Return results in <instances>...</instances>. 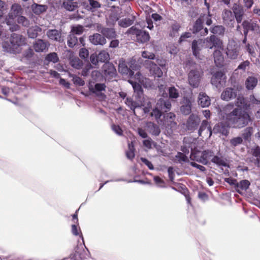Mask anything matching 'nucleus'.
I'll return each instance as SVG.
<instances>
[{
    "mask_svg": "<svg viewBox=\"0 0 260 260\" xmlns=\"http://www.w3.org/2000/svg\"><path fill=\"white\" fill-rule=\"evenodd\" d=\"M235 105L237 108L235 109L231 104L219 108L218 116L221 121L214 126V133L226 136L230 126L241 128L250 121L249 114L245 111L250 108V104L246 99L242 95L238 96Z\"/></svg>",
    "mask_w": 260,
    "mask_h": 260,
    "instance_id": "f257e3e1",
    "label": "nucleus"
},
{
    "mask_svg": "<svg viewBox=\"0 0 260 260\" xmlns=\"http://www.w3.org/2000/svg\"><path fill=\"white\" fill-rule=\"evenodd\" d=\"M10 43L7 48L8 51L18 53L20 51V47L26 44V38L21 35L13 34L10 38Z\"/></svg>",
    "mask_w": 260,
    "mask_h": 260,
    "instance_id": "f03ea898",
    "label": "nucleus"
},
{
    "mask_svg": "<svg viewBox=\"0 0 260 260\" xmlns=\"http://www.w3.org/2000/svg\"><path fill=\"white\" fill-rule=\"evenodd\" d=\"M129 68L125 64V61L123 59H120L119 61L118 70L122 74H129L132 77L134 74V71L139 69L140 66L136 63V60L134 58H132L128 62Z\"/></svg>",
    "mask_w": 260,
    "mask_h": 260,
    "instance_id": "7ed1b4c3",
    "label": "nucleus"
},
{
    "mask_svg": "<svg viewBox=\"0 0 260 260\" xmlns=\"http://www.w3.org/2000/svg\"><path fill=\"white\" fill-rule=\"evenodd\" d=\"M171 108V104L170 101L160 99L157 101L155 108L151 112V116H154L156 120H158L161 116L162 113L169 111Z\"/></svg>",
    "mask_w": 260,
    "mask_h": 260,
    "instance_id": "20e7f679",
    "label": "nucleus"
},
{
    "mask_svg": "<svg viewBox=\"0 0 260 260\" xmlns=\"http://www.w3.org/2000/svg\"><path fill=\"white\" fill-rule=\"evenodd\" d=\"M135 81L129 80L128 82L132 85L134 91L137 92L139 95L142 94L143 91L141 85L147 87V83L149 80L144 78L140 72H138L135 75Z\"/></svg>",
    "mask_w": 260,
    "mask_h": 260,
    "instance_id": "39448f33",
    "label": "nucleus"
},
{
    "mask_svg": "<svg viewBox=\"0 0 260 260\" xmlns=\"http://www.w3.org/2000/svg\"><path fill=\"white\" fill-rule=\"evenodd\" d=\"M202 73L200 68L190 70L188 75V81L191 86L193 88L199 86Z\"/></svg>",
    "mask_w": 260,
    "mask_h": 260,
    "instance_id": "423d86ee",
    "label": "nucleus"
},
{
    "mask_svg": "<svg viewBox=\"0 0 260 260\" xmlns=\"http://www.w3.org/2000/svg\"><path fill=\"white\" fill-rule=\"evenodd\" d=\"M23 11V10L20 5L17 4H13L11 7L8 17L6 19V23L8 25H12L14 22L15 18L21 15Z\"/></svg>",
    "mask_w": 260,
    "mask_h": 260,
    "instance_id": "0eeeda50",
    "label": "nucleus"
},
{
    "mask_svg": "<svg viewBox=\"0 0 260 260\" xmlns=\"http://www.w3.org/2000/svg\"><path fill=\"white\" fill-rule=\"evenodd\" d=\"M203 42L204 43V46L209 49L214 48L215 50L216 49L223 48V45L222 41L214 35H212L210 37L207 38L206 39L203 40Z\"/></svg>",
    "mask_w": 260,
    "mask_h": 260,
    "instance_id": "6e6552de",
    "label": "nucleus"
},
{
    "mask_svg": "<svg viewBox=\"0 0 260 260\" xmlns=\"http://www.w3.org/2000/svg\"><path fill=\"white\" fill-rule=\"evenodd\" d=\"M127 33L136 35L137 40L141 43H144L148 41L150 39V36L148 32L140 30L135 26H132L128 29L127 31Z\"/></svg>",
    "mask_w": 260,
    "mask_h": 260,
    "instance_id": "1a4fd4ad",
    "label": "nucleus"
},
{
    "mask_svg": "<svg viewBox=\"0 0 260 260\" xmlns=\"http://www.w3.org/2000/svg\"><path fill=\"white\" fill-rule=\"evenodd\" d=\"M240 48V46L235 41H230L228 43L226 51L227 56L232 59L237 58L239 55Z\"/></svg>",
    "mask_w": 260,
    "mask_h": 260,
    "instance_id": "9d476101",
    "label": "nucleus"
},
{
    "mask_svg": "<svg viewBox=\"0 0 260 260\" xmlns=\"http://www.w3.org/2000/svg\"><path fill=\"white\" fill-rule=\"evenodd\" d=\"M211 82L216 87L220 88L225 85L226 77L222 72H217L213 75Z\"/></svg>",
    "mask_w": 260,
    "mask_h": 260,
    "instance_id": "9b49d317",
    "label": "nucleus"
},
{
    "mask_svg": "<svg viewBox=\"0 0 260 260\" xmlns=\"http://www.w3.org/2000/svg\"><path fill=\"white\" fill-rule=\"evenodd\" d=\"M125 103L128 107L130 108L131 110L134 111V113L135 109L138 107H140L141 106L144 107L143 110L145 113L149 112L150 109L151 107V103L149 101L147 102V105L145 106L144 103H142L140 105L139 103L133 101L131 98H127Z\"/></svg>",
    "mask_w": 260,
    "mask_h": 260,
    "instance_id": "f8f14e48",
    "label": "nucleus"
},
{
    "mask_svg": "<svg viewBox=\"0 0 260 260\" xmlns=\"http://www.w3.org/2000/svg\"><path fill=\"white\" fill-rule=\"evenodd\" d=\"M103 71L105 77L108 79L114 77L116 73L114 65L110 62L105 63L103 67Z\"/></svg>",
    "mask_w": 260,
    "mask_h": 260,
    "instance_id": "ddd939ff",
    "label": "nucleus"
},
{
    "mask_svg": "<svg viewBox=\"0 0 260 260\" xmlns=\"http://www.w3.org/2000/svg\"><path fill=\"white\" fill-rule=\"evenodd\" d=\"M145 66L149 70L150 73L152 75L157 77L162 76V72L161 70L151 61H146Z\"/></svg>",
    "mask_w": 260,
    "mask_h": 260,
    "instance_id": "4468645a",
    "label": "nucleus"
},
{
    "mask_svg": "<svg viewBox=\"0 0 260 260\" xmlns=\"http://www.w3.org/2000/svg\"><path fill=\"white\" fill-rule=\"evenodd\" d=\"M201 121L200 118L198 115L191 114L187 121V126L189 130L196 129Z\"/></svg>",
    "mask_w": 260,
    "mask_h": 260,
    "instance_id": "2eb2a0df",
    "label": "nucleus"
},
{
    "mask_svg": "<svg viewBox=\"0 0 260 260\" xmlns=\"http://www.w3.org/2000/svg\"><path fill=\"white\" fill-rule=\"evenodd\" d=\"M242 25L244 29V34L245 36L247 35L249 30H257L259 28L258 25L257 24L256 21L251 20L250 21H248L245 20L243 21Z\"/></svg>",
    "mask_w": 260,
    "mask_h": 260,
    "instance_id": "dca6fc26",
    "label": "nucleus"
},
{
    "mask_svg": "<svg viewBox=\"0 0 260 260\" xmlns=\"http://www.w3.org/2000/svg\"><path fill=\"white\" fill-rule=\"evenodd\" d=\"M89 40L92 44L94 45H104L106 42V39L105 38L100 34H94L93 35L90 36Z\"/></svg>",
    "mask_w": 260,
    "mask_h": 260,
    "instance_id": "f3484780",
    "label": "nucleus"
},
{
    "mask_svg": "<svg viewBox=\"0 0 260 260\" xmlns=\"http://www.w3.org/2000/svg\"><path fill=\"white\" fill-rule=\"evenodd\" d=\"M223 48L222 49H216L213 52L214 62L217 67L223 66L224 63V57L222 54Z\"/></svg>",
    "mask_w": 260,
    "mask_h": 260,
    "instance_id": "a211bd4d",
    "label": "nucleus"
},
{
    "mask_svg": "<svg viewBox=\"0 0 260 260\" xmlns=\"http://www.w3.org/2000/svg\"><path fill=\"white\" fill-rule=\"evenodd\" d=\"M204 43L202 39L197 41L194 40L192 43V50L193 55L197 57L200 58V51L203 48Z\"/></svg>",
    "mask_w": 260,
    "mask_h": 260,
    "instance_id": "6ab92c4d",
    "label": "nucleus"
},
{
    "mask_svg": "<svg viewBox=\"0 0 260 260\" xmlns=\"http://www.w3.org/2000/svg\"><path fill=\"white\" fill-rule=\"evenodd\" d=\"M237 95L236 90L232 88H226L221 93V98L224 101H230Z\"/></svg>",
    "mask_w": 260,
    "mask_h": 260,
    "instance_id": "aec40b11",
    "label": "nucleus"
},
{
    "mask_svg": "<svg viewBox=\"0 0 260 260\" xmlns=\"http://www.w3.org/2000/svg\"><path fill=\"white\" fill-rule=\"evenodd\" d=\"M175 115L173 113H169L164 116V121L162 123L163 125L166 127H174L176 123L174 121Z\"/></svg>",
    "mask_w": 260,
    "mask_h": 260,
    "instance_id": "412c9836",
    "label": "nucleus"
},
{
    "mask_svg": "<svg viewBox=\"0 0 260 260\" xmlns=\"http://www.w3.org/2000/svg\"><path fill=\"white\" fill-rule=\"evenodd\" d=\"M49 44L43 40H37L34 44V48L36 52H43L47 49Z\"/></svg>",
    "mask_w": 260,
    "mask_h": 260,
    "instance_id": "4be33fe9",
    "label": "nucleus"
},
{
    "mask_svg": "<svg viewBox=\"0 0 260 260\" xmlns=\"http://www.w3.org/2000/svg\"><path fill=\"white\" fill-rule=\"evenodd\" d=\"M198 103L202 107H208L211 104V100L205 93L200 92L198 96Z\"/></svg>",
    "mask_w": 260,
    "mask_h": 260,
    "instance_id": "5701e85b",
    "label": "nucleus"
},
{
    "mask_svg": "<svg viewBox=\"0 0 260 260\" xmlns=\"http://www.w3.org/2000/svg\"><path fill=\"white\" fill-rule=\"evenodd\" d=\"M233 10L234 13V17L236 18L237 22L238 23H241L244 14L243 7L239 5L235 4L233 6Z\"/></svg>",
    "mask_w": 260,
    "mask_h": 260,
    "instance_id": "b1692460",
    "label": "nucleus"
},
{
    "mask_svg": "<svg viewBox=\"0 0 260 260\" xmlns=\"http://www.w3.org/2000/svg\"><path fill=\"white\" fill-rule=\"evenodd\" d=\"M30 9L32 12L36 15H40L46 11L48 6L45 5H39L34 3L31 5Z\"/></svg>",
    "mask_w": 260,
    "mask_h": 260,
    "instance_id": "393cba45",
    "label": "nucleus"
},
{
    "mask_svg": "<svg viewBox=\"0 0 260 260\" xmlns=\"http://www.w3.org/2000/svg\"><path fill=\"white\" fill-rule=\"evenodd\" d=\"M181 112L184 115H188L191 111V102L190 100L184 98L183 105L180 107Z\"/></svg>",
    "mask_w": 260,
    "mask_h": 260,
    "instance_id": "a878e982",
    "label": "nucleus"
},
{
    "mask_svg": "<svg viewBox=\"0 0 260 260\" xmlns=\"http://www.w3.org/2000/svg\"><path fill=\"white\" fill-rule=\"evenodd\" d=\"M250 183L249 181L247 180H243L240 182H237L236 185V189L239 193L242 194L243 192L246 190L249 187Z\"/></svg>",
    "mask_w": 260,
    "mask_h": 260,
    "instance_id": "bb28decb",
    "label": "nucleus"
},
{
    "mask_svg": "<svg viewBox=\"0 0 260 260\" xmlns=\"http://www.w3.org/2000/svg\"><path fill=\"white\" fill-rule=\"evenodd\" d=\"M146 128L147 132L153 135L158 136L160 132L159 127L151 122L146 123Z\"/></svg>",
    "mask_w": 260,
    "mask_h": 260,
    "instance_id": "cd10ccee",
    "label": "nucleus"
},
{
    "mask_svg": "<svg viewBox=\"0 0 260 260\" xmlns=\"http://www.w3.org/2000/svg\"><path fill=\"white\" fill-rule=\"evenodd\" d=\"M48 37L52 40L60 42L61 40V32L56 29H50L47 32Z\"/></svg>",
    "mask_w": 260,
    "mask_h": 260,
    "instance_id": "c85d7f7f",
    "label": "nucleus"
},
{
    "mask_svg": "<svg viewBox=\"0 0 260 260\" xmlns=\"http://www.w3.org/2000/svg\"><path fill=\"white\" fill-rule=\"evenodd\" d=\"M101 33L105 38L108 39H113L116 37V32L114 28H103L101 30Z\"/></svg>",
    "mask_w": 260,
    "mask_h": 260,
    "instance_id": "c756f323",
    "label": "nucleus"
},
{
    "mask_svg": "<svg viewBox=\"0 0 260 260\" xmlns=\"http://www.w3.org/2000/svg\"><path fill=\"white\" fill-rule=\"evenodd\" d=\"M234 15L231 10H225L222 13V19L224 22L226 24L234 21Z\"/></svg>",
    "mask_w": 260,
    "mask_h": 260,
    "instance_id": "7c9ffc66",
    "label": "nucleus"
},
{
    "mask_svg": "<svg viewBox=\"0 0 260 260\" xmlns=\"http://www.w3.org/2000/svg\"><path fill=\"white\" fill-rule=\"evenodd\" d=\"M213 152L210 150H205L202 152L200 161L204 165L207 164L208 160L213 157Z\"/></svg>",
    "mask_w": 260,
    "mask_h": 260,
    "instance_id": "2f4dec72",
    "label": "nucleus"
},
{
    "mask_svg": "<svg viewBox=\"0 0 260 260\" xmlns=\"http://www.w3.org/2000/svg\"><path fill=\"white\" fill-rule=\"evenodd\" d=\"M257 84V79L255 77H248L245 82L246 87L248 90H252Z\"/></svg>",
    "mask_w": 260,
    "mask_h": 260,
    "instance_id": "473e14b6",
    "label": "nucleus"
},
{
    "mask_svg": "<svg viewBox=\"0 0 260 260\" xmlns=\"http://www.w3.org/2000/svg\"><path fill=\"white\" fill-rule=\"evenodd\" d=\"M41 31V28L37 25L30 27L27 30L28 36L30 38H35L37 37L38 32Z\"/></svg>",
    "mask_w": 260,
    "mask_h": 260,
    "instance_id": "72a5a7b5",
    "label": "nucleus"
},
{
    "mask_svg": "<svg viewBox=\"0 0 260 260\" xmlns=\"http://www.w3.org/2000/svg\"><path fill=\"white\" fill-rule=\"evenodd\" d=\"M211 161L219 167H226L228 166L226 161L223 158L217 156H214L212 158Z\"/></svg>",
    "mask_w": 260,
    "mask_h": 260,
    "instance_id": "f704fd0d",
    "label": "nucleus"
},
{
    "mask_svg": "<svg viewBox=\"0 0 260 260\" xmlns=\"http://www.w3.org/2000/svg\"><path fill=\"white\" fill-rule=\"evenodd\" d=\"M134 21V17H133V19H131L130 18H126L124 19H122L118 21V25L122 27H127L130 25H131Z\"/></svg>",
    "mask_w": 260,
    "mask_h": 260,
    "instance_id": "c9c22d12",
    "label": "nucleus"
},
{
    "mask_svg": "<svg viewBox=\"0 0 260 260\" xmlns=\"http://www.w3.org/2000/svg\"><path fill=\"white\" fill-rule=\"evenodd\" d=\"M64 8L68 11H73L75 10L77 7V4L76 2H73L72 1H69L65 2L63 4Z\"/></svg>",
    "mask_w": 260,
    "mask_h": 260,
    "instance_id": "e433bc0d",
    "label": "nucleus"
},
{
    "mask_svg": "<svg viewBox=\"0 0 260 260\" xmlns=\"http://www.w3.org/2000/svg\"><path fill=\"white\" fill-rule=\"evenodd\" d=\"M71 231H72V233L74 235L80 236L81 237L83 242L84 241L83 237L82 235L80 227L78 225V224H76V223L73 224L72 225V230Z\"/></svg>",
    "mask_w": 260,
    "mask_h": 260,
    "instance_id": "4c0bfd02",
    "label": "nucleus"
},
{
    "mask_svg": "<svg viewBox=\"0 0 260 260\" xmlns=\"http://www.w3.org/2000/svg\"><path fill=\"white\" fill-rule=\"evenodd\" d=\"M128 150L126 152V155L127 158L132 159L135 157V148L132 142L129 143L128 145Z\"/></svg>",
    "mask_w": 260,
    "mask_h": 260,
    "instance_id": "58836bf2",
    "label": "nucleus"
},
{
    "mask_svg": "<svg viewBox=\"0 0 260 260\" xmlns=\"http://www.w3.org/2000/svg\"><path fill=\"white\" fill-rule=\"evenodd\" d=\"M98 58L99 61L105 62L109 59V54L107 51L103 50L99 53Z\"/></svg>",
    "mask_w": 260,
    "mask_h": 260,
    "instance_id": "ea45409f",
    "label": "nucleus"
},
{
    "mask_svg": "<svg viewBox=\"0 0 260 260\" xmlns=\"http://www.w3.org/2000/svg\"><path fill=\"white\" fill-rule=\"evenodd\" d=\"M106 86L104 84L96 83L93 87H90V89L94 93H98L99 92L105 90Z\"/></svg>",
    "mask_w": 260,
    "mask_h": 260,
    "instance_id": "a19ab883",
    "label": "nucleus"
},
{
    "mask_svg": "<svg viewBox=\"0 0 260 260\" xmlns=\"http://www.w3.org/2000/svg\"><path fill=\"white\" fill-rule=\"evenodd\" d=\"M77 38L74 34H71L68 37L67 43L70 47H73L77 43Z\"/></svg>",
    "mask_w": 260,
    "mask_h": 260,
    "instance_id": "79ce46f5",
    "label": "nucleus"
},
{
    "mask_svg": "<svg viewBox=\"0 0 260 260\" xmlns=\"http://www.w3.org/2000/svg\"><path fill=\"white\" fill-rule=\"evenodd\" d=\"M203 27V20L202 18H199L193 26V32L196 33L199 31Z\"/></svg>",
    "mask_w": 260,
    "mask_h": 260,
    "instance_id": "37998d69",
    "label": "nucleus"
},
{
    "mask_svg": "<svg viewBox=\"0 0 260 260\" xmlns=\"http://www.w3.org/2000/svg\"><path fill=\"white\" fill-rule=\"evenodd\" d=\"M118 19L119 17L116 14L112 13L107 19V23L109 25H113L115 24L116 22L118 20Z\"/></svg>",
    "mask_w": 260,
    "mask_h": 260,
    "instance_id": "c03bdc74",
    "label": "nucleus"
},
{
    "mask_svg": "<svg viewBox=\"0 0 260 260\" xmlns=\"http://www.w3.org/2000/svg\"><path fill=\"white\" fill-rule=\"evenodd\" d=\"M153 180L154 181L155 183L158 187L161 188L166 187L165 182L159 177L154 176L153 178Z\"/></svg>",
    "mask_w": 260,
    "mask_h": 260,
    "instance_id": "a18cd8bd",
    "label": "nucleus"
},
{
    "mask_svg": "<svg viewBox=\"0 0 260 260\" xmlns=\"http://www.w3.org/2000/svg\"><path fill=\"white\" fill-rule=\"evenodd\" d=\"M46 59L49 61H51L53 63H56L58 60V57L56 53L53 52L48 54L47 56L46 57Z\"/></svg>",
    "mask_w": 260,
    "mask_h": 260,
    "instance_id": "49530a36",
    "label": "nucleus"
},
{
    "mask_svg": "<svg viewBox=\"0 0 260 260\" xmlns=\"http://www.w3.org/2000/svg\"><path fill=\"white\" fill-rule=\"evenodd\" d=\"M213 34L223 35L224 32V28L221 25H217L213 27L211 29Z\"/></svg>",
    "mask_w": 260,
    "mask_h": 260,
    "instance_id": "de8ad7c7",
    "label": "nucleus"
},
{
    "mask_svg": "<svg viewBox=\"0 0 260 260\" xmlns=\"http://www.w3.org/2000/svg\"><path fill=\"white\" fill-rule=\"evenodd\" d=\"M17 22L24 26L27 27L29 25V20L24 16H19L17 18Z\"/></svg>",
    "mask_w": 260,
    "mask_h": 260,
    "instance_id": "09e8293b",
    "label": "nucleus"
},
{
    "mask_svg": "<svg viewBox=\"0 0 260 260\" xmlns=\"http://www.w3.org/2000/svg\"><path fill=\"white\" fill-rule=\"evenodd\" d=\"M169 96L172 99H176L179 96V92L174 87H171L169 89Z\"/></svg>",
    "mask_w": 260,
    "mask_h": 260,
    "instance_id": "8fccbe9b",
    "label": "nucleus"
},
{
    "mask_svg": "<svg viewBox=\"0 0 260 260\" xmlns=\"http://www.w3.org/2000/svg\"><path fill=\"white\" fill-rule=\"evenodd\" d=\"M208 126V122L207 120H204L201 123V125L200 127L198 133L200 136H202V133L205 131Z\"/></svg>",
    "mask_w": 260,
    "mask_h": 260,
    "instance_id": "3c124183",
    "label": "nucleus"
},
{
    "mask_svg": "<svg viewBox=\"0 0 260 260\" xmlns=\"http://www.w3.org/2000/svg\"><path fill=\"white\" fill-rule=\"evenodd\" d=\"M252 133V128L251 127H247L243 133V137L246 140H248Z\"/></svg>",
    "mask_w": 260,
    "mask_h": 260,
    "instance_id": "603ef678",
    "label": "nucleus"
},
{
    "mask_svg": "<svg viewBox=\"0 0 260 260\" xmlns=\"http://www.w3.org/2000/svg\"><path fill=\"white\" fill-rule=\"evenodd\" d=\"M71 64L76 69H79L82 66V63L78 58L72 59L71 61Z\"/></svg>",
    "mask_w": 260,
    "mask_h": 260,
    "instance_id": "864d4df0",
    "label": "nucleus"
},
{
    "mask_svg": "<svg viewBox=\"0 0 260 260\" xmlns=\"http://www.w3.org/2000/svg\"><path fill=\"white\" fill-rule=\"evenodd\" d=\"M84 28L82 26L78 25L72 27V31L73 34L80 35L83 31Z\"/></svg>",
    "mask_w": 260,
    "mask_h": 260,
    "instance_id": "5fc2aeb1",
    "label": "nucleus"
},
{
    "mask_svg": "<svg viewBox=\"0 0 260 260\" xmlns=\"http://www.w3.org/2000/svg\"><path fill=\"white\" fill-rule=\"evenodd\" d=\"M242 141V139L240 137H238L231 139L230 143L232 146H236L238 145L241 144Z\"/></svg>",
    "mask_w": 260,
    "mask_h": 260,
    "instance_id": "6e6d98bb",
    "label": "nucleus"
},
{
    "mask_svg": "<svg viewBox=\"0 0 260 260\" xmlns=\"http://www.w3.org/2000/svg\"><path fill=\"white\" fill-rule=\"evenodd\" d=\"M176 158L179 161H183L186 162L188 160L187 156H186L185 154L178 152L177 154L176 155Z\"/></svg>",
    "mask_w": 260,
    "mask_h": 260,
    "instance_id": "4d7b16f0",
    "label": "nucleus"
},
{
    "mask_svg": "<svg viewBox=\"0 0 260 260\" xmlns=\"http://www.w3.org/2000/svg\"><path fill=\"white\" fill-rule=\"evenodd\" d=\"M142 56L143 58L150 59H153L155 57V55L153 53L146 51L142 53Z\"/></svg>",
    "mask_w": 260,
    "mask_h": 260,
    "instance_id": "13d9d810",
    "label": "nucleus"
},
{
    "mask_svg": "<svg viewBox=\"0 0 260 260\" xmlns=\"http://www.w3.org/2000/svg\"><path fill=\"white\" fill-rule=\"evenodd\" d=\"M89 55L88 50L84 48H81L80 50L79 55L82 58H86Z\"/></svg>",
    "mask_w": 260,
    "mask_h": 260,
    "instance_id": "bf43d9fd",
    "label": "nucleus"
},
{
    "mask_svg": "<svg viewBox=\"0 0 260 260\" xmlns=\"http://www.w3.org/2000/svg\"><path fill=\"white\" fill-rule=\"evenodd\" d=\"M250 62L248 60L244 61L241 63L238 67V69L245 71L246 68L249 67Z\"/></svg>",
    "mask_w": 260,
    "mask_h": 260,
    "instance_id": "052dcab7",
    "label": "nucleus"
},
{
    "mask_svg": "<svg viewBox=\"0 0 260 260\" xmlns=\"http://www.w3.org/2000/svg\"><path fill=\"white\" fill-rule=\"evenodd\" d=\"M212 131L210 126H208L207 128L202 133V137L203 138H209L212 135Z\"/></svg>",
    "mask_w": 260,
    "mask_h": 260,
    "instance_id": "680f3d73",
    "label": "nucleus"
},
{
    "mask_svg": "<svg viewBox=\"0 0 260 260\" xmlns=\"http://www.w3.org/2000/svg\"><path fill=\"white\" fill-rule=\"evenodd\" d=\"M180 28V26L179 24L175 23L172 25V31L170 33V35L172 37H174L176 35V34L178 32L179 30V29Z\"/></svg>",
    "mask_w": 260,
    "mask_h": 260,
    "instance_id": "e2e57ef3",
    "label": "nucleus"
},
{
    "mask_svg": "<svg viewBox=\"0 0 260 260\" xmlns=\"http://www.w3.org/2000/svg\"><path fill=\"white\" fill-rule=\"evenodd\" d=\"M146 128L145 127V129L142 128H139L138 129V133L140 136H141L143 138H146L147 137V134L146 133Z\"/></svg>",
    "mask_w": 260,
    "mask_h": 260,
    "instance_id": "0e129e2a",
    "label": "nucleus"
},
{
    "mask_svg": "<svg viewBox=\"0 0 260 260\" xmlns=\"http://www.w3.org/2000/svg\"><path fill=\"white\" fill-rule=\"evenodd\" d=\"M73 81L75 84H76L79 86H83L84 84V81L79 77H74L73 79Z\"/></svg>",
    "mask_w": 260,
    "mask_h": 260,
    "instance_id": "69168bd1",
    "label": "nucleus"
},
{
    "mask_svg": "<svg viewBox=\"0 0 260 260\" xmlns=\"http://www.w3.org/2000/svg\"><path fill=\"white\" fill-rule=\"evenodd\" d=\"M113 131L118 135H121L122 134V131L119 126L116 125H113L112 126Z\"/></svg>",
    "mask_w": 260,
    "mask_h": 260,
    "instance_id": "338daca9",
    "label": "nucleus"
},
{
    "mask_svg": "<svg viewBox=\"0 0 260 260\" xmlns=\"http://www.w3.org/2000/svg\"><path fill=\"white\" fill-rule=\"evenodd\" d=\"M88 1L90 5L91 6V7L92 8L96 9V8L101 7V5L100 4V3L98 2L94 1V0H88Z\"/></svg>",
    "mask_w": 260,
    "mask_h": 260,
    "instance_id": "774afa93",
    "label": "nucleus"
}]
</instances>
